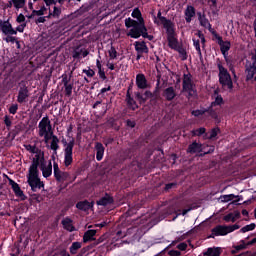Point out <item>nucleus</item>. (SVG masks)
I'll use <instances>...</instances> for the list:
<instances>
[{
  "mask_svg": "<svg viewBox=\"0 0 256 256\" xmlns=\"http://www.w3.org/2000/svg\"><path fill=\"white\" fill-rule=\"evenodd\" d=\"M132 18L125 19V26L127 29H130L127 33L128 37L132 39H139V37L143 36L144 39H149L151 41L153 36L147 33V27L145 26V19L141 14V10L139 8H135L132 12ZM137 19V20H134Z\"/></svg>",
  "mask_w": 256,
  "mask_h": 256,
  "instance_id": "1",
  "label": "nucleus"
},
{
  "mask_svg": "<svg viewBox=\"0 0 256 256\" xmlns=\"http://www.w3.org/2000/svg\"><path fill=\"white\" fill-rule=\"evenodd\" d=\"M45 161V152L39 150L32 159V164L29 167L27 179L28 185H30L32 191H37V189H43L45 184L41 182L39 178V166L46 163Z\"/></svg>",
  "mask_w": 256,
  "mask_h": 256,
  "instance_id": "2",
  "label": "nucleus"
},
{
  "mask_svg": "<svg viewBox=\"0 0 256 256\" xmlns=\"http://www.w3.org/2000/svg\"><path fill=\"white\" fill-rule=\"evenodd\" d=\"M38 135L39 137H43L44 143H46V145H49V141L53 135V126H51V120H49V117H43L39 122Z\"/></svg>",
  "mask_w": 256,
  "mask_h": 256,
  "instance_id": "3",
  "label": "nucleus"
},
{
  "mask_svg": "<svg viewBox=\"0 0 256 256\" xmlns=\"http://www.w3.org/2000/svg\"><path fill=\"white\" fill-rule=\"evenodd\" d=\"M237 229H241V226L238 224L234 225H218L212 229L211 237H225V235H229V233H233V231H237Z\"/></svg>",
  "mask_w": 256,
  "mask_h": 256,
  "instance_id": "4",
  "label": "nucleus"
},
{
  "mask_svg": "<svg viewBox=\"0 0 256 256\" xmlns=\"http://www.w3.org/2000/svg\"><path fill=\"white\" fill-rule=\"evenodd\" d=\"M219 69V81L225 89H229V91L233 90V81L231 80V75L225 69V67L218 65Z\"/></svg>",
  "mask_w": 256,
  "mask_h": 256,
  "instance_id": "5",
  "label": "nucleus"
},
{
  "mask_svg": "<svg viewBox=\"0 0 256 256\" xmlns=\"http://www.w3.org/2000/svg\"><path fill=\"white\" fill-rule=\"evenodd\" d=\"M74 142L71 141L68 144H66V147L64 149V164L65 167H69L71 163H73V147H74Z\"/></svg>",
  "mask_w": 256,
  "mask_h": 256,
  "instance_id": "6",
  "label": "nucleus"
},
{
  "mask_svg": "<svg viewBox=\"0 0 256 256\" xmlns=\"http://www.w3.org/2000/svg\"><path fill=\"white\" fill-rule=\"evenodd\" d=\"M215 151V147H211L209 150L205 151L203 150V146L197 142L192 143L188 147V153H204V155H207V153H213Z\"/></svg>",
  "mask_w": 256,
  "mask_h": 256,
  "instance_id": "7",
  "label": "nucleus"
},
{
  "mask_svg": "<svg viewBox=\"0 0 256 256\" xmlns=\"http://www.w3.org/2000/svg\"><path fill=\"white\" fill-rule=\"evenodd\" d=\"M0 30L4 35H17V30L13 29L9 21L0 20Z\"/></svg>",
  "mask_w": 256,
  "mask_h": 256,
  "instance_id": "8",
  "label": "nucleus"
},
{
  "mask_svg": "<svg viewBox=\"0 0 256 256\" xmlns=\"http://www.w3.org/2000/svg\"><path fill=\"white\" fill-rule=\"evenodd\" d=\"M220 201L222 203H229L230 201H232L231 205H237V203H239V201H241V196H237L235 194L221 195Z\"/></svg>",
  "mask_w": 256,
  "mask_h": 256,
  "instance_id": "9",
  "label": "nucleus"
},
{
  "mask_svg": "<svg viewBox=\"0 0 256 256\" xmlns=\"http://www.w3.org/2000/svg\"><path fill=\"white\" fill-rule=\"evenodd\" d=\"M217 41H218V45L220 46L222 55H224L225 59H227L229 49H231V42L223 41V38H221V37H218Z\"/></svg>",
  "mask_w": 256,
  "mask_h": 256,
  "instance_id": "10",
  "label": "nucleus"
},
{
  "mask_svg": "<svg viewBox=\"0 0 256 256\" xmlns=\"http://www.w3.org/2000/svg\"><path fill=\"white\" fill-rule=\"evenodd\" d=\"M40 169L42 171L43 177L47 179V177H51L53 175V164L51 162H44L42 165H40Z\"/></svg>",
  "mask_w": 256,
  "mask_h": 256,
  "instance_id": "11",
  "label": "nucleus"
},
{
  "mask_svg": "<svg viewBox=\"0 0 256 256\" xmlns=\"http://www.w3.org/2000/svg\"><path fill=\"white\" fill-rule=\"evenodd\" d=\"M183 91H185L186 93H191V91H193V82L191 80V74H184Z\"/></svg>",
  "mask_w": 256,
  "mask_h": 256,
  "instance_id": "12",
  "label": "nucleus"
},
{
  "mask_svg": "<svg viewBox=\"0 0 256 256\" xmlns=\"http://www.w3.org/2000/svg\"><path fill=\"white\" fill-rule=\"evenodd\" d=\"M29 98V89H27V86L21 87L18 92V103H25L27 99Z\"/></svg>",
  "mask_w": 256,
  "mask_h": 256,
  "instance_id": "13",
  "label": "nucleus"
},
{
  "mask_svg": "<svg viewBox=\"0 0 256 256\" xmlns=\"http://www.w3.org/2000/svg\"><path fill=\"white\" fill-rule=\"evenodd\" d=\"M9 185L12 187L16 197H19L20 199H25V194L23 193V190H21V187H19V184H17L12 179H9Z\"/></svg>",
  "mask_w": 256,
  "mask_h": 256,
  "instance_id": "14",
  "label": "nucleus"
},
{
  "mask_svg": "<svg viewBox=\"0 0 256 256\" xmlns=\"http://www.w3.org/2000/svg\"><path fill=\"white\" fill-rule=\"evenodd\" d=\"M135 50L139 55H143V53H149V48L147 47V44L143 41H136L134 43Z\"/></svg>",
  "mask_w": 256,
  "mask_h": 256,
  "instance_id": "15",
  "label": "nucleus"
},
{
  "mask_svg": "<svg viewBox=\"0 0 256 256\" xmlns=\"http://www.w3.org/2000/svg\"><path fill=\"white\" fill-rule=\"evenodd\" d=\"M136 85L138 89H147V78L144 74H138L136 76Z\"/></svg>",
  "mask_w": 256,
  "mask_h": 256,
  "instance_id": "16",
  "label": "nucleus"
},
{
  "mask_svg": "<svg viewBox=\"0 0 256 256\" xmlns=\"http://www.w3.org/2000/svg\"><path fill=\"white\" fill-rule=\"evenodd\" d=\"M50 145L48 147L54 151V154L57 155V150L59 149V138L55 136L54 134L51 135L50 137Z\"/></svg>",
  "mask_w": 256,
  "mask_h": 256,
  "instance_id": "17",
  "label": "nucleus"
},
{
  "mask_svg": "<svg viewBox=\"0 0 256 256\" xmlns=\"http://www.w3.org/2000/svg\"><path fill=\"white\" fill-rule=\"evenodd\" d=\"M241 218V213L239 211H235L234 213H229L226 216H224V221L226 223H235L237 219Z\"/></svg>",
  "mask_w": 256,
  "mask_h": 256,
  "instance_id": "18",
  "label": "nucleus"
},
{
  "mask_svg": "<svg viewBox=\"0 0 256 256\" xmlns=\"http://www.w3.org/2000/svg\"><path fill=\"white\" fill-rule=\"evenodd\" d=\"M221 247H210L202 253L203 256H219L221 255Z\"/></svg>",
  "mask_w": 256,
  "mask_h": 256,
  "instance_id": "19",
  "label": "nucleus"
},
{
  "mask_svg": "<svg viewBox=\"0 0 256 256\" xmlns=\"http://www.w3.org/2000/svg\"><path fill=\"white\" fill-rule=\"evenodd\" d=\"M95 151L97 161H101L103 159V155H105V147L103 144L98 142L95 144Z\"/></svg>",
  "mask_w": 256,
  "mask_h": 256,
  "instance_id": "20",
  "label": "nucleus"
},
{
  "mask_svg": "<svg viewBox=\"0 0 256 256\" xmlns=\"http://www.w3.org/2000/svg\"><path fill=\"white\" fill-rule=\"evenodd\" d=\"M168 45L171 49H175L177 51V49H179V42L177 41V38L175 37V33L174 34H168Z\"/></svg>",
  "mask_w": 256,
  "mask_h": 256,
  "instance_id": "21",
  "label": "nucleus"
},
{
  "mask_svg": "<svg viewBox=\"0 0 256 256\" xmlns=\"http://www.w3.org/2000/svg\"><path fill=\"white\" fill-rule=\"evenodd\" d=\"M193 17H195V7L187 6L185 10L186 23H191V21L193 20Z\"/></svg>",
  "mask_w": 256,
  "mask_h": 256,
  "instance_id": "22",
  "label": "nucleus"
},
{
  "mask_svg": "<svg viewBox=\"0 0 256 256\" xmlns=\"http://www.w3.org/2000/svg\"><path fill=\"white\" fill-rule=\"evenodd\" d=\"M27 0H10L8 7H15L17 10L23 9Z\"/></svg>",
  "mask_w": 256,
  "mask_h": 256,
  "instance_id": "23",
  "label": "nucleus"
},
{
  "mask_svg": "<svg viewBox=\"0 0 256 256\" xmlns=\"http://www.w3.org/2000/svg\"><path fill=\"white\" fill-rule=\"evenodd\" d=\"M175 89L173 87L166 88L164 91V97L167 101H173L175 99Z\"/></svg>",
  "mask_w": 256,
  "mask_h": 256,
  "instance_id": "24",
  "label": "nucleus"
},
{
  "mask_svg": "<svg viewBox=\"0 0 256 256\" xmlns=\"http://www.w3.org/2000/svg\"><path fill=\"white\" fill-rule=\"evenodd\" d=\"M62 225L64 229H66V231H75V227L73 226V220H71L70 218H64L62 220Z\"/></svg>",
  "mask_w": 256,
  "mask_h": 256,
  "instance_id": "25",
  "label": "nucleus"
},
{
  "mask_svg": "<svg viewBox=\"0 0 256 256\" xmlns=\"http://www.w3.org/2000/svg\"><path fill=\"white\" fill-rule=\"evenodd\" d=\"M77 209H79L80 211H89V209H91V207H93V204L87 202V201H82V202H78L76 204Z\"/></svg>",
  "mask_w": 256,
  "mask_h": 256,
  "instance_id": "26",
  "label": "nucleus"
},
{
  "mask_svg": "<svg viewBox=\"0 0 256 256\" xmlns=\"http://www.w3.org/2000/svg\"><path fill=\"white\" fill-rule=\"evenodd\" d=\"M126 102L127 105L130 109H132L133 111H135V109H137L139 106L137 105V102H135V100L131 97V94H129V92L127 93L126 96Z\"/></svg>",
  "mask_w": 256,
  "mask_h": 256,
  "instance_id": "27",
  "label": "nucleus"
},
{
  "mask_svg": "<svg viewBox=\"0 0 256 256\" xmlns=\"http://www.w3.org/2000/svg\"><path fill=\"white\" fill-rule=\"evenodd\" d=\"M111 203H113V198L109 195H106L97 202V205H102L105 207L107 205H111Z\"/></svg>",
  "mask_w": 256,
  "mask_h": 256,
  "instance_id": "28",
  "label": "nucleus"
},
{
  "mask_svg": "<svg viewBox=\"0 0 256 256\" xmlns=\"http://www.w3.org/2000/svg\"><path fill=\"white\" fill-rule=\"evenodd\" d=\"M198 15V19L202 27H205L206 29H211V23H209V20L205 17V15H202L201 13H199Z\"/></svg>",
  "mask_w": 256,
  "mask_h": 256,
  "instance_id": "29",
  "label": "nucleus"
},
{
  "mask_svg": "<svg viewBox=\"0 0 256 256\" xmlns=\"http://www.w3.org/2000/svg\"><path fill=\"white\" fill-rule=\"evenodd\" d=\"M164 29H166L167 35L175 34V28H173V22L168 20L163 24Z\"/></svg>",
  "mask_w": 256,
  "mask_h": 256,
  "instance_id": "30",
  "label": "nucleus"
},
{
  "mask_svg": "<svg viewBox=\"0 0 256 256\" xmlns=\"http://www.w3.org/2000/svg\"><path fill=\"white\" fill-rule=\"evenodd\" d=\"M167 21H168L167 18L161 15V11L158 12L157 16H154V23L156 25H163Z\"/></svg>",
  "mask_w": 256,
  "mask_h": 256,
  "instance_id": "31",
  "label": "nucleus"
},
{
  "mask_svg": "<svg viewBox=\"0 0 256 256\" xmlns=\"http://www.w3.org/2000/svg\"><path fill=\"white\" fill-rule=\"evenodd\" d=\"M249 245V243H245L243 240L240 241V243L236 246H234V249L231 251V253L233 255H235V253H237V251H241L243 249H247V246Z\"/></svg>",
  "mask_w": 256,
  "mask_h": 256,
  "instance_id": "32",
  "label": "nucleus"
},
{
  "mask_svg": "<svg viewBox=\"0 0 256 256\" xmlns=\"http://www.w3.org/2000/svg\"><path fill=\"white\" fill-rule=\"evenodd\" d=\"M214 101L212 102V107H215L216 105H223V97L215 91L213 95Z\"/></svg>",
  "mask_w": 256,
  "mask_h": 256,
  "instance_id": "33",
  "label": "nucleus"
},
{
  "mask_svg": "<svg viewBox=\"0 0 256 256\" xmlns=\"http://www.w3.org/2000/svg\"><path fill=\"white\" fill-rule=\"evenodd\" d=\"M96 234H97L96 230H88L83 237L84 243H87V241H91V239H93V237H95Z\"/></svg>",
  "mask_w": 256,
  "mask_h": 256,
  "instance_id": "34",
  "label": "nucleus"
},
{
  "mask_svg": "<svg viewBox=\"0 0 256 256\" xmlns=\"http://www.w3.org/2000/svg\"><path fill=\"white\" fill-rule=\"evenodd\" d=\"M24 148L26 149V151H28L29 153H32L33 155H35L36 153H39V151H41V149L37 148V146L30 145V144H25Z\"/></svg>",
  "mask_w": 256,
  "mask_h": 256,
  "instance_id": "35",
  "label": "nucleus"
},
{
  "mask_svg": "<svg viewBox=\"0 0 256 256\" xmlns=\"http://www.w3.org/2000/svg\"><path fill=\"white\" fill-rule=\"evenodd\" d=\"M79 249H81V242H73L72 245L70 246V253L72 255H76Z\"/></svg>",
  "mask_w": 256,
  "mask_h": 256,
  "instance_id": "36",
  "label": "nucleus"
},
{
  "mask_svg": "<svg viewBox=\"0 0 256 256\" xmlns=\"http://www.w3.org/2000/svg\"><path fill=\"white\" fill-rule=\"evenodd\" d=\"M255 227V223L248 224L240 229V233H249V231L255 230Z\"/></svg>",
  "mask_w": 256,
  "mask_h": 256,
  "instance_id": "37",
  "label": "nucleus"
},
{
  "mask_svg": "<svg viewBox=\"0 0 256 256\" xmlns=\"http://www.w3.org/2000/svg\"><path fill=\"white\" fill-rule=\"evenodd\" d=\"M59 15H61V8L54 6L53 12H49L48 17H54L55 19H59Z\"/></svg>",
  "mask_w": 256,
  "mask_h": 256,
  "instance_id": "38",
  "label": "nucleus"
},
{
  "mask_svg": "<svg viewBox=\"0 0 256 256\" xmlns=\"http://www.w3.org/2000/svg\"><path fill=\"white\" fill-rule=\"evenodd\" d=\"M79 55H82V57H87V55H89V51H87L86 49L80 50V52L78 50H75L73 53L74 59H77Z\"/></svg>",
  "mask_w": 256,
  "mask_h": 256,
  "instance_id": "39",
  "label": "nucleus"
},
{
  "mask_svg": "<svg viewBox=\"0 0 256 256\" xmlns=\"http://www.w3.org/2000/svg\"><path fill=\"white\" fill-rule=\"evenodd\" d=\"M219 128H214L211 130L210 135L207 136V134L204 136V139H215L217 135H219Z\"/></svg>",
  "mask_w": 256,
  "mask_h": 256,
  "instance_id": "40",
  "label": "nucleus"
},
{
  "mask_svg": "<svg viewBox=\"0 0 256 256\" xmlns=\"http://www.w3.org/2000/svg\"><path fill=\"white\" fill-rule=\"evenodd\" d=\"M55 177L57 181H65L69 177V174L67 172L60 171Z\"/></svg>",
  "mask_w": 256,
  "mask_h": 256,
  "instance_id": "41",
  "label": "nucleus"
},
{
  "mask_svg": "<svg viewBox=\"0 0 256 256\" xmlns=\"http://www.w3.org/2000/svg\"><path fill=\"white\" fill-rule=\"evenodd\" d=\"M192 135L194 137H200V135H205V128L201 127L196 130H192Z\"/></svg>",
  "mask_w": 256,
  "mask_h": 256,
  "instance_id": "42",
  "label": "nucleus"
},
{
  "mask_svg": "<svg viewBox=\"0 0 256 256\" xmlns=\"http://www.w3.org/2000/svg\"><path fill=\"white\" fill-rule=\"evenodd\" d=\"M45 11H47V7L42 6L39 10H33V13L41 17V15H45Z\"/></svg>",
  "mask_w": 256,
  "mask_h": 256,
  "instance_id": "43",
  "label": "nucleus"
},
{
  "mask_svg": "<svg viewBox=\"0 0 256 256\" xmlns=\"http://www.w3.org/2000/svg\"><path fill=\"white\" fill-rule=\"evenodd\" d=\"M110 59H117V50L115 47H111L108 51Z\"/></svg>",
  "mask_w": 256,
  "mask_h": 256,
  "instance_id": "44",
  "label": "nucleus"
},
{
  "mask_svg": "<svg viewBox=\"0 0 256 256\" xmlns=\"http://www.w3.org/2000/svg\"><path fill=\"white\" fill-rule=\"evenodd\" d=\"M64 86L66 95L70 96L71 93H73V86H71V84H68L67 82H65Z\"/></svg>",
  "mask_w": 256,
  "mask_h": 256,
  "instance_id": "45",
  "label": "nucleus"
},
{
  "mask_svg": "<svg viewBox=\"0 0 256 256\" xmlns=\"http://www.w3.org/2000/svg\"><path fill=\"white\" fill-rule=\"evenodd\" d=\"M193 45L198 53V55H201V45L199 40L193 39Z\"/></svg>",
  "mask_w": 256,
  "mask_h": 256,
  "instance_id": "46",
  "label": "nucleus"
},
{
  "mask_svg": "<svg viewBox=\"0 0 256 256\" xmlns=\"http://www.w3.org/2000/svg\"><path fill=\"white\" fill-rule=\"evenodd\" d=\"M204 113H205V110L203 109L192 111V115H194V117H201V115H204Z\"/></svg>",
  "mask_w": 256,
  "mask_h": 256,
  "instance_id": "47",
  "label": "nucleus"
},
{
  "mask_svg": "<svg viewBox=\"0 0 256 256\" xmlns=\"http://www.w3.org/2000/svg\"><path fill=\"white\" fill-rule=\"evenodd\" d=\"M135 97H136V99L139 100V103H145V101H146V98H144L143 95L139 92L135 93Z\"/></svg>",
  "mask_w": 256,
  "mask_h": 256,
  "instance_id": "48",
  "label": "nucleus"
},
{
  "mask_svg": "<svg viewBox=\"0 0 256 256\" xmlns=\"http://www.w3.org/2000/svg\"><path fill=\"white\" fill-rule=\"evenodd\" d=\"M17 109H19V106L17 104H13L9 108V113H11L12 115H15V113H17Z\"/></svg>",
  "mask_w": 256,
  "mask_h": 256,
  "instance_id": "49",
  "label": "nucleus"
},
{
  "mask_svg": "<svg viewBox=\"0 0 256 256\" xmlns=\"http://www.w3.org/2000/svg\"><path fill=\"white\" fill-rule=\"evenodd\" d=\"M178 53L180 54L181 59H183V61H185V59H187V52L184 49H178Z\"/></svg>",
  "mask_w": 256,
  "mask_h": 256,
  "instance_id": "50",
  "label": "nucleus"
},
{
  "mask_svg": "<svg viewBox=\"0 0 256 256\" xmlns=\"http://www.w3.org/2000/svg\"><path fill=\"white\" fill-rule=\"evenodd\" d=\"M46 7H51V5H56L57 4V1L56 0H42Z\"/></svg>",
  "mask_w": 256,
  "mask_h": 256,
  "instance_id": "51",
  "label": "nucleus"
},
{
  "mask_svg": "<svg viewBox=\"0 0 256 256\" xmlns=\"http://www.w3.org/2000/svg\"><path fill=\"white\" fill-rule=\"evenodd\" d=\"M53 169H54V176L59 175V172L61 170L59 169V164H57V162H54Z\"/></svg>",
  "mask_w": 256,
  "mask_h": 256,
  "instance_id": "52",
  "label": "nucleus"
},
{
  "mask_svg": "<svg viewBox=\"0 0 256 256\" xmlns=\"http://www.w3.org/2000/svg\"><path fill=\"white\" fill-rule=\"evenodd\" d=\"M83 73H85L87 77H93L95 75V71H93L92 69L83 70Z\"/></svg>",
  "mask_w": 256,
  "mask_h": 256,
  "instance_id": "53",
  "label": "nucleus"
},
{
  "mask_svg": "<svg viewBox=\"0 0 256 256\" xmlns=\"http://www.w3.org/2000/svg\"><path fill=\"white\" fill-rule=\"evenodd\" d=\"M5 42H6V43H15V37L8 35V36L5 38Z\"/></svg>",
  "mask_w": 256,
  "mask_h": 256,
  "instance_id": "54",
  "label": "nucleus"
},
{
  "mask_svg": "<svg viewBox=\"0 0 256 256\" xmlns=\"http://www.w3.org/2000/svg\"><path fill=\"white\" fill-rule=\"evenodd\" d=\"M177 248L180 250V251H185V249H187V244L185 243H180Z\"/></svg>",
  "mask_w": 256,
  "mask_h": 256,
  "instance_id": "55",
  "label": "nucleus"
},
{
  "mask_svg": "<svg viewBox=\"0 0 256 256\" xmlns=\"http://www.w3.org/2000/svg\"><path fill=\"white\" fill-rule=\"evenodd\" d=\"M25 21V16L23 14H19L17 17L18 23H23Z\"/></svg>",
  "mask_w": 256,
  "mask_h": 256,
  "instance_id": "56",
  "label": "nucleus"
},
{
  "mask_svg": "<svg viewBox=\"0 0 256 256\" xmlns=\"http://www.w3.org/2000/svg\"><path fill=\"white\" fill-rule=\"evenodd\" d=\"M202 45H205V36H203L200 32L197 33Z\"/></svg>",
  "mask_w": 256,
  "mask_h": 256,
  "instance_id": "57",
  "label": "nucleus"
},
{
  "mask_svg": "<svg viewBox=\"0 0 256 256\" xmlns=\"http://www.w3.org/2000/svg\"><path fill=\"white\" fill-rule=\"evenodd\" d=\"M4 123L6 125V127H11V120L9 119V117H5Z\"/></svg>",
  "mask_w": 256,
  "mask_h": 256,
  "instance_id": "58",
  "label": "nucleus"
},
{
  "mask_svg": "<svg viewBox=\"0 0 256 256\" xmlns=\"http://www.w3.org/2000/svg\"><path fill=\"white\" fill-rule=\"evenodd\" d=\"M144 95H145V99H146V100L149 99V98H151V97H153V93H151V91H146V92L144 93Z\"/></svg>",
  "mask_w": 256,
  "mask_h": 256,
  "instance_id": "59",
  "label": "nucleus"
},
{
  "mask_svg": "<svg viewBox=\"0 0 256 256\" xmlns=\"http://www.w3.org/2000/svg\"><path fill=\"white\" fill-rule=\"evenodd\" d=\"M96 67H97L98 71H100V73H101L102 66H101V61L99 59L96 60Z\"/></svg>",
  "mask_w": 256,
  "mask_h": 256,
  "instance_id": "60",
  "label": "nucleus"
},
{
  "mask_svg": "<svg viewBox=\"0 0 256 256\" xmlns=\"http://www.w3.org/2000/svg\"><path fill=\"white\" fill-rule=\"evenodd\" d=\"M107 67H108V69H110V71H113L115 69V65L111 62L107 63Z\"/></svg>",
  "mask_w": 256,
  "mask_h": 256,
  "instance_id": "61",
  "label": "nucleus"
},
{
  "mask_svg": "<svg viewBox=\"0 0 256 256\" xmlns=\"http://www.w3.org/2000/svg\"><path fill=\"white\" fill-rule=\"evenodd\" d=\"M24 29H25V26L24 25H20V26H18L16 28V31H18L19 33H23Z\"/></svg>",
  "mask_w": 256,
  "mask_h": 256,
  "instance_id": "62",
  "label": "nucleus"
},
{
  "mask_svg": "<svg viewBox=\"0 0 256 256\" xmlns=\"http://www.w3.org/2000/svg\"><path fill=\"white\" fill-rule=\"evenodd\" d=\"M127 126L131 127V128L135 127V121L128 120L127 121Z\"/></svg>",
  "mask_w": 256,
  "mask_h": 256,
  "instance_id": "63",
  "label": "nucleus"
},
{
  "mask_svg": "<svg viewBox=\"0 0 256 256\" xmlns=\"http://www.w3.org/2000/svg\"><path fill=\"white\" fill-rule=\"evenodd\" d=\"M103 241H105V236L100 237L97 242L96 245H99V243H103Z\"/></svg>",
  "mask_w": 256,
  "mask_h": 256,
  "instance_id": "64",
  "label": "nucleus"
}]
</instances>
